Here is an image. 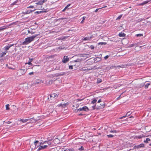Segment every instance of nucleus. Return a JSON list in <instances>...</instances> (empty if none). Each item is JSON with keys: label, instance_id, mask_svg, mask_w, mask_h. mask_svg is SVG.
Masks as SVG:
<instances>
[{"label": "nucleus", "instance_id": "f257e3e1", "mask_svg": "<svg viewBox=\"0 0 151 151\" xmlns=\"http://www.w3.org/2000/svg\"><path fill=\"white\" fill-rule=\"evenodd\" d=\"M37 36V35L29 37L25 39L24 41L23 42V45L27 44L34 40V39Z\"/></svg>", "mask_w": 151, "mask_h": 151}, {"label": "nucleus", "instance_id": "f03ea898", "mask_svg": "<svg viewBox=\"0 0 151 151\" xmlns=\"http://www.w3.org/2000/svg\"><path fill=\"white\" fill-rule=\"evenodd\" d=\"M89 110V109L86 106H84L83 107H82V108H80L79 109H77V111H87Z\"/></svg>", "mask_w": 151, "mask_h": 151}, {"label": "nucleus", "instance_id": "7ed1b4c3", "mask_svg": "<svg viewBox=\"0 0 151 151\" xmlns=\"http://www.w3.org/2000/svg\"><path fill=\"white\" fill-rule=\"evenodd\" d=\"M69 61L68 57L66 56H65L64 57L63 60L62 62L63 63H65Z\"/></svg>", "mask_w": 151, "mask_h": 151}, {"label": "nucleus", "instance_id": "20e7f679", "mask_svg": "<svg viewBox=\"0 0 151 151\" xmlns=\"http://www.w3.org/2000/svg\"><path fill=\"white\" fill-rule=\"evenodd\" d=\"M58 95L59 94L58 93H53L50 95V98H54L55 99H56L57 98Z\"/></svg>", "mask_w": 151, "mask_h": 151}, {"label": "nucleus", "instance_id": "39448f33", "mask_svg": "<svg viewBox=\"0 0 151 151\" xmlns=\"http://www.w3.org/2000/svg\"><path fill=\"white\" fill-rule=\"evenodd\" d=\"M13 45L14 44H8L5 47H4V49L5 50V51H6L8 50L10 47L12 46H13Z\"/></svg>", "mask_w": 151, "mask_h": 151}, {"label": "nucleus", "instance_id": "423d86ee", "mask_svg": "<svg viewBox=\"0 0 151 151\" xmlns=\"http://www.w3.org/2000/svg\"><path fill=\"white\" fill-rule=\"evenodd\" d=\"M47 146L46 145H45L43 146H40L37 149V151H39L41 150L44 149L47 147Z\"/></svg>", "mask_w": 151, "mask_h": 151}, {"label": "nucleus", "instance_id": "0eeeda50", "mask_svg": "<svg viewBox=\"0 0 151 151\" xmlns=\"http://www.w3.org/2000/svg\"><path fill=\"white\" fill-rule=\"evenodd\" d=\"M38 143L39 142L37 140L35 141L34 142V145L35 146V148H37L38 147L39 145H40V144H39Z\"/></svg>", "mask_w": 151, "mask_h": 151}, {"label": "nucleus", "instance_id": "6e6552de", "mask_svg": "<svg viewBox=\"0 0 151 151\" xmlns=\"http://www.w3.org/2000/svg\"><path fill=\"white\" fill-rule=\"evenodd\" d=\"M132 113L131 112H130V111H129L128 112H127L126 114V115L125 116H123L122 117H120L119 118L120 119H122V118H125V117L127 116H129V115H130Z\"/></svg>", "mask_w": 151, "mask_h": 151}, {"label": "nucleus", "instance_id": "1a4fd4ad", "mask_svg": "<svg viewBox=\"0 0 151 151\" xmlns=\"http://www.w3.org/2000/svg\"><path fill=\"white\" fill-rule=\"evenodd\" d=\"M29 119H21L19 120V121L22 122L23 123H25L29 121Z\"/></svg>", "mask_w": 151, "mask_h": 151}, {"label": "nucleus", "instance_id": "9d476101", "mask_svg": "<svg viewBox=\"0 0 151 151\" xmlns=\"http://www.w3.org/2000/svg\"><path fill=\"white\" fill-rule=\"evenodd\" d=\"M92 38V37H86L83 39V40H85H85H91Z\"/></svg>", "mask_w": 151, "mask_h": 151}, {"label": "nucleus", "instance_id": "9b49d317", "mask_svg": "<svg viewBox=\"0 0 151 151\" xmlns=\"http://www.w3.org/2000/svg\"><path fill=\"white\" fill-rule=\"evenodd\" d=\"M144 144L142 143L140 144L139 145L136 146V147L137 148H139L142 147H144Z\"/></svg>", "mask_w": 151, "mask_h": 151}, {"label": "nucleus", "instance_id": "f8f14e48", "mask_svg": "<svg viewBox=\"0 0 151 151\" xmlns=\"http://www.w3.org/2000/svg\"><path fill=\"white\" fill-rule=\"evenodd\" d=\"M119 35L120 37H124L125 36V34L123 32H120L119 34Z\"/></svg>", "mask_w": 151, "mask_h": 151}, {"label": "nucleus", "instance_id": "ddd939ff", "mask_svg": "<svg viewBox=\"0 0 151 151\" xmlns=\"http://www.w3.org/2000/svg\"><path fill=\"white\" fill-rule=\"evenodd\" d=\"M6 51H5L4 52H2L0 54V57L1 58L3 56H4L6 53Z\"/></svg>", "mask_w": 151, "mask_h": 151}, {"label": "nucleus", "instance_id": "4468645a", "mask_svg": "<svg viewBox=\"0 0 151 151\" xmlns=\"http://www.w3.org/2000/svg\"><path fill=\"white\" fill-rule=\"evenodd\" d=\"M149 1H144V2H143L142 3H141L140 4L141 5H143L145 4H147L148 2H149Z\"/></svg>", "mask_w": 151, "mask_h": 151}, {"label": "nucleus", "instance_id": "2eb2a0df", "mask_svg": "<svg viewBox=\"0 0 151 151\" xmlns=\"http://www.w3.org/2000/svg\"><path fill=\"white\" fill-rule=\"evenodd\" d=\"M47 12V11H37V12H35V14H39L41 13H42L46 12Z\"/></svg>", "mask_w": 151, "mask_h": 151}, {"label": "nucleus", "instance_id": "dca6fc26", "mask_svg": "<svg viewBox=\"0 0 151 151\" xmlns=\"http://www.w3.org/2000/svg\"><path fill=\"white\" fill-rule=\"evenodd\" d=\"M43 83V81L42 80H38L35 83L38 84V83Z\"/></svg>", "mask_w": 151, "mask_h": 151}, {"label": "nucleus", "instance_id": "f3484780", "mask_svg": "<svg viewBox=\"0 0 151 151\" xmlns=\"http://www.w3.org/2000/svg\"><path fill=\"white\" fill-rule=\"evenodd\" d=\"M67 104L65 103H64V104H61L59 105V106H61L62 107H64L66 106Z\"/></svg>", "mask_w": 151, "mask_h": 151}, {"label": "nucleus", "instance_id": "a211bd4d", "mask_svg": "<svg viewBox=\"0 0 151 151\" xmlns=\"http://www.w3.org/2000/svg\"><path fill=\"white\" fill-rule=\"evenodd\" d=\"M28 33H31L32 34H33L35 33V32H33L31 29L28 30Z\"/></svg>", "mask_w": 151, "mask_h": 151}, {"label": "nucleus", "instance_id": "6ab92c4d", "mask_svg": "<svg viewBox=\"0 0 151 151\" xmlns=\"http://www.w3.org/2000/svg\"><path fill=\"white\" fill-rule=\"evenodd\" d=\"M150 139L148 138H146V140H145L144 141V142L145 143H148L149 141H150Z\"/></svg>", "mask_w": 151, "mask_h": 151}, {"label": "nucleus", "instance_id": "aec40b11", "mask_svg": "<svg viewBox=\"0 0 151 151\" xmlns=\"http://www.w3.org/2000/svg\"><path fill=\"white\" fill-rule=\"evenodd\" d=\"M81 70H82L84 71V70H88V69H87V68L86 67H83L82 68H81Z\"/></svg>", "mask_w": 151, "mask_h": 151}, {"label": "nucleus", "instance_id": "412c9836", "mask_svg": "<svg viewBox=\"0 0 151 151\" xmlns=\"http://www.w3.org/2000/svg\"><path fill=\"white\" fill-rule=\"evenodd\" d=\"M96 101L97 100L94 99L91 101V104H94L96 102Z\"/></svg>", "mask_w": 151, "mask_h": 151}, {"label": "nucleus", "instance_id": "4be33fe9", "mask_svg": "<svg viewBox=\"0 0 151 151\" xmlns=\"http://www.w3.org/2000/svg\"><path fill=\"white\" fill-rule=\"evenodd\" d=\"M9 104L6 105V110H9Z\"/></svg>", "mask_w": 151, "mask_h": 151}, {"label": "nucleus", "instance_id": "5701e85b", "mask_svg": "<svg viewBox=\"0 0 151 151\" xmlns=\"http://www.w3.org/2000/svg\"><path fill=\"white\" fill-rule=\"evenodd\" d=\"M106 44V42H99L98 44L99 45H105Z\"/></svg>", "mask_w": 151, "mask_h": 151}, {"label": "nucleus", "instance_id": "b1692460", "mask_svg": "<svg viewBox=\"0 0 151 151\" xmlns=\"http://www.w3.org/2000/svg\"><path fill=\"white\" fill-rule=\"evenodd\" d=\"M86 18V17H83L82 18V21H81V24H83V23L84 22V20H85V18Z\"/></svg>", "mask_w": 151, "mask_h": 151}, {"label": "nucleus", "instance_id": "393cba45", "mask_svg": "<svg viewBox=\"0 0 151 151\" xmlns=\"http://www.w3.org/2000/svg\"><path fill=\"white\" fill-rule=\"evenodd\" d=\"M143 35L142 34H137L136 35V36L137 37H140L143 36Z\"/></svg>", "mask_w": 151, "mask_h": 151}, {"label": "nucleus", "instance_id": "a878e982", "mask_svg": "<svg viewBox=\"0 0 151 151\" xmlns=\"http://www.w3.org/2000/svg\"><path fill=\"white\" fill-rule=\"evenodd\" d=\"M96 107V105H94L93 106H92L91 107V109L92 110H94L95 109Z\"/></svg>", "mask_w": 151, "mask_h": 151}, {"label": "nucleus", "instance_id": "bb28decb", "mask_svg": "<svg viewBox=\"0 0 151 151\" xmlns=\"http://www.w3.org/2000/svg\"><path fill=\"white\" fill-rule=\"evenodd\" d=\"M17 1H15L13 3L11 4V5L12 6L13 5H15L17 3Z\"/></svg>", "mask_w": 151, "mask_h": 151}, {"label": "nucleus", "instance_id": "cd10ccee", "mask_svg": "<svg viewBox=\"0 0 151 151\" xmlns=\"http://www.w3.org/2000/svg\"><path fill=\"white\" fill-rule=\"evenodd\" d=\"M150 84V83H147L145 86V88H148V86Z\"/></svg>", "mask_w": 151, "mask_h": 151}, {"label": "nucleus", "instance_id": "c85d7f7f", "mask_svg": "<svg viewBox=\"0 0 151 151\" xmlns=\"http://www.w3.org/2000/svg\"><path fill=\"white\" fill-rule=\"evenodd\" d=\"M107 136L108 137V138L112 137L114 136L112 134L107 135Z\"/></svg>", "mask_w": 151, "mask_h": 151}, {"label": "nucleus", "instance_id": "c756f323", "mask_svg": "<svg viewBox=\"0 0 151 151\" xmlns=\"http://www.w3.org/2000/svg\"><path fill=\"white\" fill-rule=\"evenodd\" d=\"M81 61V59H78L76 60H74V62H80Z\"/></svg>", "mask_w": 151, "mask_h": 151}, {"label": "nucleus", "instance_id": "7c9ffc66", "mask_svg": "<svg viewBox=\"0 0 151 151\" xmlns=\"http://www.w3.org/2000/svg\"><path fill=\"white\" fill-rule=\"evenodd\" d=\"M110 133H116L117 132L116 130H111L109 131Z\"/></svg>", "mask_w": 151, "mask_h": 151}, {"label": "nucleus", "instance_id": "2f4dec72", "mask_svg": "<svg viewBox=\"0 0 151 151\" xmlns=\"http://www.w3.org/2000/svg\"><path fill=\"white\" fill-rule=\"evenodd\" d=\"M122 16V15H120L116 19V20L119 19H120Z\"/></svg>", "mask_w": 151, "mask_h": 151}, {"label": "nucleus", "instance_id": "473e14b6", "mask_svg": "<svg viewBox=\"0 0 151 151\" xmlns=\"http://www.w3.org/2000/svg\"><path fill=\"white\" fill-rule=\"evenodd\" d=\"M70 4H68L66 6L64 9H66L68 7L70 6Z\"/></svg>", "mask_w": 151, "mask_h": 151}, {"label": "nucleus", "instance_id": "72a5a7b5", "mask_svg": "<svg viewBox=\"0 0 151 151\" xmlns=\"http://www.w3.org/2000/svg\"><path fill=\"white\" fill-rule=\"evenodd\" d=\"M109 57V55H107L106 56H105L104 57V59L105 60H106L107 59V58H108Z\"/></svg>", "mask_w": 151, "mask_h": 151}, {"label": "nucleus", "instance_id": "f704fd0d", "mask_svg": "<svg viewBox=\"0 0 151 151\" xmlns=\"http://www.w3.org/2000/svg\"><path fill=\"white\" fill-rule=\"evenodd\" d=\"M90 48H91V49H94V47L93 45H91L90 46Z\"/></svg>", "mask_w": 151, "mask_h": 151}, {"label": "nucleus", "instance_id": "c9c22d12", "mask_svg": "<svg viewBox=\"0 0 151 151\" xmlns=\"http://www.w3.org/2000/svg\"><path fill=\"white\" fill-rule=\"evenodd\" d=\"M43 1H39L38 4H43Z\"/></svg>", "mask_w": 151, "mask_h": 151}, {"label": "nucleus", "instance_id": "e433bc0d", "mask_svg": "<svg viewBox=\"0 0 151 151\" xmlns=\"http://www.w3.org/2000/svg\"><path fill=\"white\" fill-rule=\"evenodd\" d=\"M26 64H28L29 65H32V64L31 63V62H30L29 61V62L27 63H26Z\"/></svg>", "mask_w": 151, "mask_h": 151}, {"label": "nucleus", "instance_id": "4c0bfd02", "mask_svg": "<svg viewBox=\"0 0 151 151\" xmlns=\"http://www.w3.org/2000/svg\"><path fill=\"white\" fill-rule=\"evenodd\" d=\"M30 12V11H28L26 12H23L24 13H25V14H29Z\"/></svg>", "mask_w": 151, "mask_h": 151}, {"label": "nucleus", "instance_id": "58836bf2", "mask_svg": "<svg viewBox=\"0 0 151 151\" xmlns=\"http://www.w3.org/2000/svg\"><path fill=\"white\" fill-rule=\"evenodd\" d=\"M27 8L33 9L34 8V6H30L27 7Z\"/></svg>", "mask_w": 151, "mask_h": 151}, {"label": "nucleus", "instance_id": "ea45409f", "mask_svg": "<svg viewBox=\"0 0 151 151\" xmlns=\"http://www.w3.org/2000/svg\"><path fill=\"white\" fill-rule=\"evenodd\" d=\"M33 60V58H29V61L31 62Z\"/></svg>", "mask_w": 151, "mask_h": 151}, {"label": "nucleus", "instance_id": "a19ab883", "mask_svg": "<svg viewBox=\"0 0 151 151\" xmlns=\"http://www.w3.org/2000/svg\"><path fill=\"white\" fill-rule=\"evenodd\" d=\"M143 137V135H139L137 137L139 139H140L141 138H142Z\"/></svg>", "mask_w": 151, "mask_h": 151}, {"label": "nucleus", "instance_id": "79ce46f5", "mask_svg": "<svg viewBox=\"0 0 151 151\" xmlns=\"http://www.w3.org/2000/svg\"><path fill=\"white\" fill-rule=\"evenodd\" d=\"M33 74H34V73L33 72H31L29 73V75H32Z\"/></svg>", "mask_w": 151, "mask_h": 151}, {"label": "nucleus", "instance_id": "37998d69", "mask_svg": "<svg viewBox=\"0 0 151 151\" xmlns=\"http://www.w3.org/2000/svg\"><path fill=\"white\" fill-rule=\"evenodd\" d=\"M84 148L83 146H81V148H79V150H83Z\"/></svg>", "mask_w": 151, "mask_h": 151}, {"label": "nucleus", "instance_id": "c03bdc74", "mask_svg": "<svg viewBox=\"0 0 151 151\" xmlns=\"http://www.w3.org/2000/svg\"><path fill=\"white\" fill-rule=\"evenodd\" d=\"M101 79H99L98 80V82L99 83H101Z\"/></svg>", "mask_w": 151, "mask_h": 151}, {"label": "nucleus", "instance_id": "a18cd8bd", "mask_svg": "<svg viewBox=\"0 0 151 151\" xmlns=\"http://www.w3.org/2000/svg\"><path fill=\"white\" fill-rule=\"evenodd\" d=\"M69 68L70 69H73V66L72 65L69 66Z\"/></svg>", "mask_w": 151, "mask_h": 151}, {"label": "nucleus", "instance_id": "49530a36", "mask_svg": "<svg viewBox=\"0 0 151 151\" xmlns=\"http://www.w3.org/2000/svg\"><path fill=\"white\" fill-rule=\"evenodd\" d=\"M5 28H2V27H0V31L3 30Z\"/></svg>", "mask_w": 151, "mask_h": 151}, {"label": "nucleus", "instance_id": "de8ad7c7", "mask_svg": "<svg viewBox=\"0 0 151 151\" xmlns=\"http://www.w3.org/2000/svg\"><path fill=\"white\" fill-rule=\"evenodd\" d=\"M120 97H121V96H120L119 97H118L117 98V100H119V99H120Z\"/></svg>", "mask_w": 151, "mask_h": 151}, {"label": "nucleus", "instance_id": "09e8293b", "mask_svg": "<svg viewBox=\"0 0 151 151\" xmlns=\"http://www.w3.org/2000/svg\"><path fill=\"white\" fill-rule=\"evenodd\" d=\"M101 99H99L98 101V103H100V102H101Z\"/></svg>", "mask_w": 151, "mask_h": 151}, {"label": "nucleus", "instance_id": "8fccbe9b", "mask_svg": "<svg viewBox=\"0 0 151 151\" xmlns=\"http://www.w3.org/2000/svg\"><path fill=\"white\" fill-rule=\"evenodd\" d=\"M47 0H43L42 1L43 3L47 1Z\"/></svg>", "mask_w": 151, "mask_h": 151}, {"label": "nucleus", "instance_id": "3c124183", "mask_svg": "<svg viewBox=\"0 0 151 151\" xmlns=\"http://www.w3.org/2000/svg\"><path fill=\"white\" fill-rule=\"evenodd\" d=\"M83 99H78V101H82Z\"/></svg>", "mask_w": 151, "mask_h": 151}, {"label": "nucleus", "instance_id": "603ef678", "mask_svg": "<svg viewBox=\"0 0 151 151\" xmlns=\"http://www.w3.org/2000/svg\"><path fill=\"white\" fill-rule=\"evenodd\" d=\"M11 123V122H9V121H8V122H7V124H10V123Z\"/></svg>", "mask_w": 151, "mask_h": 151}, {"label": "nucleus", "instance_id": "864d4df0", "mask_svg": "<svg viewBox=\"0 0 151 151\" xmlns=\"http://www.w3.org/2000/svg\"><path fill=\"white\" fill-rule=\"evenodd\" d=\"M103 7H102V8H98V9H97V10H98V9H101L102 8H103Z\"/></svg>", "mask_w": 151, "mask_h": 151}, {"label": "nucleus", "instance_id": "5fc2aeb1", "mask_svg": "<svg viewBox=\"0 0 151 151\" xmlns=\"http://www.w3.org/2000/svg\"><path fill=\"white\" fill-rule=\"evenodd\" d=\"M20 70L21 71H23V72H24V70Z\"/></svg>", "mask_w": 151, "mask_h": 151}, {"label": "nucleus", "instance_id": "6e6d98bb", "mask_svg": "<svg viewBox=\"0 0 151 151\" xmlns=\"http://www.w3.org/2000/svg\"><path fill=\"white\" fill-rule=\"evenodd\" d=\"M123 92L121 94L120 96H121L123 94Z\"/></svg>", "mask_w": 151, "mask_h": 151}, {"label": "nucleus", "instance_id": "4d7b16f0", "mask_svg": "<svg viewBox=\"0 0 151 151\" xmlns=\"http://www.w3.org/2000/svg\"><path fill=\"white\" fill-rule=\"evenodd\" d=\"M98 10H95V12H96Z\"/></svg>", "mask_w": 151, "mask_h": 151}, {"label": "nucleus", "instance_id": "13d9d810", "mask_svg": "<svg viewBox=\"0 0 151 151\" xmlns=\"http://www.w3.org/2000/svg\"><path fill=\"white\" fill-rule=\"evenodd\" d=\"M148 136H149V137H151V135H148Z\"/></svg>", "mask_w": 151, "mask_h": 151}, {"label": "nucleus", "instance_id": "bf43d9fd", "mask_svg": "<svg viewBox=\"0 0 151 151\" xmlns=\"http://www.w3.org/2000/svg\"><path fill=\"white\" fill-rule=\"evenodd\" d=\"M149 145H150V146H151V143L150 144H149Z\"/></svg>", "mask_w": 151, "mask_h": 151}, {"label": "nucleus", "instance_id": "052dcab7", "mask_svg": "<svg viewBox=\"0 0 151 151\" xmlns=\"http://www.w3.org/2000/svg\"><path fill=\"white\" fill-rule=\"evenodd\" d=\"M132 117H132V116H131L130 117V118H132Z\"/></svg>", "mask_w": 151, "mask_h": 151}, {"label": "nucleus", "instance_id": "680f3d73", "mask_svg": "<svg viewBox=\"0 0 151 151\" xmlns=\"http://www.w3.org/2000/svg\"><path fill=\"white\" fill-rule=\"evenodd\" d=\"M50 144H50V143H49L48 145H50Z\"/></svg>", "mask_w": 151, "mask_h": 151}, {"label": "nucleus", "instance_id": "e2e57ef3", "mask_svg": "<svg viewBox=\"0 0 151 151\" xmlns=\"http://www.w3.org/2000/svg\"><path fill=\"white\" fill-rule=\"evenodd\" d=\"M150 99L151 100V97H150Z\"/></svg>", "mask_w": 151, "mask_h": 151}, {"label": "nucleus", "instance_id": "0e129e2a", "mask_svg": "<svg viewBox=\"0 0 151 151\" xmlns=\"http://www.w3.org/2000/svg\"><path fill=\"white\" fill-rule=\"evenodd\" d=\"M65 10H63V11H65Z\"/></svg>", "mask_w": 151, "mask_h": 151}, {"label": "nucleus", "instance_id": "69168bd1", "mask_svg": "<svg viewBox=\"0 0 151 151\" xmlns=\"http://www.w3.org/2000/svg\"><path fill=\"white\" fill-rule=\"evenodd\" d=\"M150 110H151V109H150Z\"/></svg>", "mask_w": 151, "mask_h": 151}]
</instances>
